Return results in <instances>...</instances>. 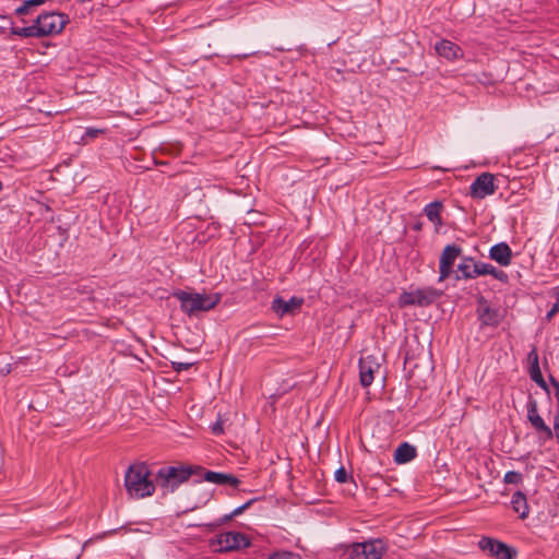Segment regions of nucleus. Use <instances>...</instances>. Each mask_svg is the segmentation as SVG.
Here are the masks:
<instances>
[{"mask_svg": "<svg viewBox=\"0 0 559 559\" xmlns=\"http://www.w3.org/2000/svg\"><path fill=\"white\" fill-rule=\"evenodd\" d=\"M360 384L369 386L373 381V373L379 370V364L372 356L362 357L358 364Z\"/></svg>", "mask_w": 559, "mask_h": 559, "instance_id": "13", "label": "nucleus"}, {"mask_svg": "<svg viewBox=\"0 0 559 559\" xmlns=\"http://www.w3.org/2000/svg\"><path fill=\"white\" fill-rule=\"evenodd\" d=\"M103 132H104V130H102V129L87 128L86 131H85V135L84 136H87L90 139H95L99 134H102Z\"/></svg>", "mask_w": 559, "mask_h": 559, "instance_id": "32", "label": "nucleus"}, {"mask_svg": "<svg viewBox=\"0 0 559 559\" xmlns=\"http://www.w3.org/2000/svg\"><path fill=\"white\" fill-rule=\"evenodd\" d=\"M479 263L473 258L464 257L457 265V271L461 275H456V278H475L478 276Z\"/></svg>", "mask_w": 559, "mask_h": 559, "instance_id": "18", "label": "nucleus"}, {"mask_svg": "<svg viewBox=\"0 0 559 559\" xmlns=\"http://www.w3.org/2000/svg\"><path fill=\"white\" fill-rule=\"evenodd\" d=\"M534 356V362L531 369V378L533 381H535L544 391H546L549 394V388L546 381L543 378V374L540 372L539 366H538V357L535 350L530 353V358Z\"/></svg>", "mask_w": 559, "mask_h": 559, "instance_id": "23", "label": "nucleus"}, {"mask_svg": "<svg viewBox=\"0 0 559 559\" xmlns=\"http://www.w3.org/2000/svg\"><path fill=\"white\" fill-rule=\"evenodd\" d=\"M527 411V420L531 426L535 429V431L542 436L544 441L550 440L554 438V433L551 428L545 423V420L538 414V404L537 401L533 397H530L526 404Z\"/></svg>", "mask_w": 559, "mask_h": 559, "instance_id": "6", "label": "nucleus"}, {"mask_svg": "<svg viewBox=\"0 0 559 559\" xmlns=\"http://www.w3.org/2000/svg\"><path fill=\"white\" fill-rule=\"evenodd\" d=\"M255 501V499H251L249 501H247L246 503L239 506L238 508H236L235 510L231 511V515H240L242 512H245L253 502Z\"/></svg>", "mask_w": 559, "mask_h": 559, "instance_id": "29", "label": "nucleus"}, {"mask_svg": "<svg viewBox=\"0 0 559 559\" xmlns=\"http://www.w3.org/2000/svg\"><path fill=\"white\" fill-rule=\"evenodd\" d=\"M435 49L440 57L448 60H454L462 56V49L454 43L442 39L435 45Z\"/></svg>", "mask_w": 559, "mask_h": 559, "instance_id": "17", "label": "nucleus"}, {"mask_svg": "<svg viewBox=\"0 0 559 559\" xmlns=\"http://www.w3.org/2000/svg\"><path fill=\"white\" fill-rule=\"evenodd\" d=\"M437 294L432 289H416L412 292H403L399 297V306H429L435 301Z\"/></svg>", "mask_w": 559, "mask_h": 559, "instance_id": "7", "label": "nucleus"}, {"mask_svg": "<svg viewBox=\"0 0 559 559\" xmlns=\"http://www.w3.org/2000/svg\"><path fill=\"white\" fill-rule=\"evenodd\" d=\"M416 448L407 442L400 444L394 452V461L397 464L411 462L416 456Z\"/></svg>", "mask_w": 559, "mask_h": 559, "instance_id": "19", "label": "nucleus"}, {"mask_svg": "<svg viewBox=\"0 0 559 559\" xmlns=\"http://www.w3.org/2000/svg\"><path fill=\"white\" fill-rule=\"evenodd\" d=\"M461 253L462 248L454 243L447 245L444 247L439 260L440 282L448 278L451 275L454 262L461 255Z\"/></svg>", "mask_w": 559, "mask_h": 559, "instance_id": "9", "label": "nucleus"}, {"mask_svg": "<svg viewBox=\"0 0 559 559\" xmlns=\"http://www.w3.org/2000/svg\"><path fill=\"white\" fill-rule=\"evenodd\" d=\"M48 0H25L15 9V14L23 16L32 12V9L46 3Z\"/></svg>", "mask_w": 559, "mask_h": 559, "instance_id": "24", "label": "nucleus"}, {"mask_svg": "<svg viewBox=\"0 0 559 559\" xmlns=\"http://www.w3.org/2000/svg\"><path fill=\"white\" fill-rule=\"evenodd\" d=\"M35 22L38 37L50 36L60 33L68 20L67 16L57 12H46L39 14Z\"/></svg>", "mask_w": 559, "mask_h": 559, "instance_id": "4", "label": "nucleus"}, {"mask_svg": "<svg viewBox=\"0 0 559 559\" xmlns=\"http://www.w3.org/2000/svg\"><path fill=\"white\" fill-rule=\"evenodd\" d=\"M550 383L554 386L555 399H556V401L558 403V411H557L556 415H559V382L554 377H550Z\"/></svg>", "mask_w": 559, "mask_h": 559, "instance_id": "31", "label": "nucleus"}, {"mask_svg": "<svg viewBox=\"0 0 559 559\" xmlns=\"http://www.w3.org/2000/svg\"><path fill=\"white\" fill-rule=\"evenodd\" d=\"M555 314H556V312H555L552 309H550V310L547 312V314H546V319H547V320H550Z\"/></svg>", "mask_w": 559, "mask_h": 559, "instance_id": "37", "label": "nucleus"}, {"mask_svg": "<svg viewBox=\"0 0 559 559\" xmlns=\"http://www.w3.org/2000/svg\"><path fill=\"white\" fill-rule=\"evenodd\" d=\"M477 313L478 319L484 325L497 326L502 320L499 309L489 307L484 299L479 301Z\"/></svg>", "mask_w": 559, "mask_h": 559, "instance_id": "14", "label": "nucleus"}, {"mask_svg": "<svg viewBox=\"0 0 559 559\" xmlns=\"http://www.w3.org/2000/svg\"><path fill=\"white\" fill-rule=\"evenodd\" d=\"M11 35H14V36H20V37H25V38H28V37H38V34H37V31H36V26H35V22L29 25V26H25V27H11Z\"/></svg>", "mask_w": 559, "mask_h": 559, "instance_id": "25", "label": "nucleus"}, {"mask_svg": "<svg viewBox=\"0 0 559 559\" xmlns=\"http://www.w3.org/2000/svg\"><path fill=\"white\" fill-rule=\"evenodd\" d=\"M555 298H556V301H555V304L552 305L551 309H552L556 313H558V312H559V297H558V296H555Z\"/></svg>", "mask_w": 559, "mask_h": 559, "instance_id": "36", "label": "nucleus"}, {"mask_svg": "<svg viewBox=\"0 0 559 559\" xmlns=\"http://www.w3.org/2000/svg\"><path fill=\"white\" fill-rule=\"evenodd\" d=\"M522 480V474L515 471H509L504 475V483L507 484H519Z\"/></svg>", "mask_w": 559, "mask_h": 559, "instance_id": "27", "label": "nucleus"}, {"mask_svg": "<svg viewBox=\"0 0 559 559\" xmlns=\"http://www.w3.org/2000/svg\"><path fill=\"white\" fill-rule=\"evenodd\" d=\"M212 429V432L215 433V435H221L223 433L224 429H223V421L221 419H218L216 423H214L211 427Z\"/></svg>", "mask_w": 559, "mask_h": 559, "instance_id": "34", "label": "nucleus"}, {"mask_svg": "<svg viewBox=\"0 0 559 559\" xmlns=\"http://www.w3.org/2000/svg\"><path fill=\"white\" fill-rule=\"evenodd\" d=\"M554 296H558L559 297V287L556 288L555 293H554Z\"/></svg>", "mask_w": 559, "mask_h": 559, "instance_id": "38", "label": "nucleus"}, {"mask_svg": "<svg viewBox=\"0 0 559 559\" xmlns=\"http://www.w3.org/2000/svg\"><path fill=\"white\" fill-rule=\"evenodd\" d=\"M489 258L501 266H508L512 259L511 248L506 242H499L490 248Z\"/></svg>", "mask_w": 559, "mask_h": 559, "instance_id": "16", "label": "nucleus"}, {"mask_svg": "<svg viewBox=\"0 0 559 559\" xmlns=\"http://www.w3.org/2000/svg\"><path fill=\"white\" fill-rule=\"evenodd\" d=\"M347 472L344 467H340L338 469L335 471L334 473V478L336 481L343 484V483H346L347 481Z\"/></svg>", "mask_w": 559, "mask_h": 559, "instance_id": "28", "label": "nucleus"}, {"mask_svg": "<svg viewBox=\"0 0 559 559\" xmlns=\"http://www.w3.org/2000/svg\"><path fill=\"white\" fill-rule=\"evenodd\" d=\"M479 275H491L501 283L509 281V276L504 271L498 270L493 265L484 262L479 263L478 276Z\"/></svg>", "mask_w": 559, "mask_h": 559, "instance_id": "22", "label": "nucleus"}, {"mask_svg": "<svg viewBox=\"0 0 559 559\" xmlns=\"http://www.w3.org/2000/svg\"><path fill=\"white\" fill-rule=\"evenodd\" d=\"M383 550L381 540L357 543L346 549V559H381Z\"/></svg>", "mask_w": 559, "mask_h": 559, "instance_id": "5", "label": "nucleus"}, {"mask_svg": "<svg viewBox=\"0 0 559 559\" xmlns=\"http://www.w3.org/2000/svg\"><path fill=\"white\" fill-rule=\"evenodd\" d=\"M551 430H552L554 437L557 439V442L559 444V415L554 416V429H551Z\"/></svg>", "mask_w": 559, "mask_h": 559, "instance_id": "33", "label": "nucleus"}, {"mask_svg": "<svg viewBox=\"0 0 559 559\" xmlns=\"http://www.w3.org/2000/svg\"><path fill=\"white\" fill-rule=\"evenodd\" d=\"M267 559H301V557L289 550H278L271 554Z\"/></svg>", "mask_w": 559, "mask_h": 559, "instance_id": "26", "label": "nucleus"}, {"mask_svg": "<svg viewBox=\"0 0 559 559\" xmlns=\"http://www.w3.org/2000/svg\"><path fill=\"white\" fill-rule=\"evenodd\" d=\"M442 203L440 201L430 202L424 209L427 218L436 225L437 230L442 225V219L440 215Z\"/></svg>", "mask_w": 559, "mask_h": 559, "instance_id": "20", "label": "nucleus"}, {"mask_svg": "<svg viewBox=\"0 0 559 559\" xmlns=\"http://www.w3.org/2000/svg\"><path fill=\"white\" fill-rule=\"evenodd\" d=\"M198 476H200V479L198 480L199 483L205 480L216 485H227L233 488H237L240 484V480L231 474L205 471L204 468Z\"/></svg>", "mask_w": 559, "mask_h": 559, "instance_id": "12", "label": "nucleus"}, {"mask_svg": "<svg viewBox=\"0 0 559 559\" xmlns=\"http://www.w3.org/2000/svg\"><path fill=\"white\" fill-rule=\"evenodd\" d=\"M171 365L174 370L182 371L188 370L193 365V362L173 361Z\"/></svg>", "mask_w": 559, "mask_h": 559, "instance_id": "30", "label": "nucleus"}, {"mask_svg": "<svg viewBox=\"0 0 559 559\" xmlns=\"http://www.w3.org/2000/svg\"><path fill=\"white\" fill-rule=\"evenodd\" d=\"M233 518H235V515H231V512H230L229 514L224 515V516H223V518H222V519H221V520L215 524V526H217V525H222V524H224V523H226V522L230 521Z\"/></svg>", "mask_w": 559, "mask_h": 559, "instance_id": "35", "label": "nucleus"}, {"mask_svg": "<svg viewBox=\"0 0 559 559\" xmlns=\"http://www.w3.org/2000/svg\"><path fill=\"white\" fill-rule=\"evenodd\" d=\"M495 177L489 173L479 175L469 187V194L474 199H485L495 193Z\"/></svg>", "mask_w": 559, "mask_h": 559, "instance_id": "11", "label": "nucleus"}, {"mask_svg": "<svg viewBox=\"0 0 559 559\" xmlns=\"http://www.w3.org/2000/svg\"><path fill=\"white\" fill-rule=\"evenodd\" d=\"M2 189H3V185H2V182L0 181V191H2Z\"/></svg>", "mask_w": 559, "mask_h": 559, "instance_id": "39", "label": "nucleus"}, {"mask_svg": "<svg viewBox=\"0 0 559 559\" xmlns=\"http://www.w3.org/2000/svg\"><path fill=\"white\" fill-rule=\"evenodd\" d=\"M301 305L302 299L297 297H292L289 300H284L281 297H276L273 299L271 308L276 314L284 317L285 314L294 313L301 307Z\"/></svg>", "mask_w": 559, "mask_h": 559, "instance_id": "15", "label": "nucleus"}, {"mask_svg": "<svg viewBox=\"0 0 559 559\" xmlns=\"http://www.w3.org/2000/svg\"><path fill=\"white\" fill-rule=\"evenodd\" d=\"M478 546L483 551H487L497 559H512L515 551L507 544L490 537H483L478 542Z\"/></svg>", "mask_w": 559, "mask_h": 559, "instance_id": "10", "label": "nucleus"}, {"mask_svg": "<svg viewBox=\"0 0 559 559\" xmlns=\"http://www.w3.org/2000/svg\"><path fill=\"white\" fill-rule=\"evenodd\" d=\"M217 544L218 551H233L246 548L250 545L249 539L246 535L238 532H226L219 534L215 540L212 542V545Z\"/></svg>", "mask_w": 559, "mask_h": 559, "instance_id": "8", "label": "nucleus"}, {"mask_svg": "<svg viewBox=\"0 0 559 559\" xmlns=\"http://www.w3.org/2000/svg\"><path fill=\"white\" fill-rule=\"evenodd\" d=\"M201 472L203 467L200 465L164 466L157 472L156 484L165 495L171 493L191 476H198Z\"/></svg>", "mask_w": 559, "mask_h": 559, "instance_id": "2", "label": "nucleus"}, {"mask_svg": "<svg viewBox=\"0 0 559 559\" xmlns=\"http://www.w3.org/2000/svg\"><path fill=\"white\" fill-rule=\"evenodd\" d=\"M150 469L146 464L130 465L124 475L127 492L136 499L150 497L155 491V485L150 478Z\"/></svg>", "mask_w": 559, "mask_h": 559, "instance_id": "1", "label": "nucleus"}, {"mask_svg": "<svg viewBox=\"0 0 559 559\" xmlns=\"http://www.w3.org/2000/svg\"><path fill=\"white\" fill-rule=\"evenodd\" d=\"M511 506L514 512L520 514L521 519H525L528 515V506L526 497L523 492L516 491L513 493L511 499Z\"/></svg>", "mask_w": 559, "mask_h": 559, "instance_id": "21", "label": "nucleus"}, {"mask_svg": "<svg viewBox=\"0 0 559 559\" xmlns=\"http://www.w3.org/2000/svg\"><path fill=\"white\" fill-rule=\"evenodd\" d=\"M174 297L180 301V309L190 317L213 309L222 298L217 293L206 295L185 290L175 292Z\"/></svg>", "mask_w": 559, "mask_h": 559, "instance_id": "3", "label": "nucleus"}]
</instances>
